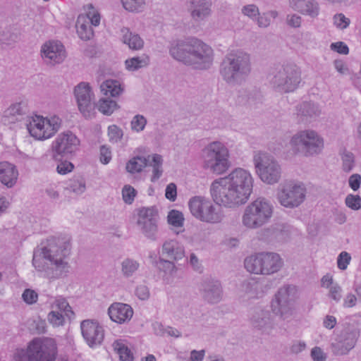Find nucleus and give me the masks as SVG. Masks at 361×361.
Here are the masks:
<instances>
[{
  "instance_id": "f257e3e1",
  "label": "nucleus",
  "mask_w": 361,
  "mask_h": 361,
  "mask_svg": "<svg viewBox=\"0 0 361 361\" xmlns=\"http://www.w3.org/2000/svg\"><path fill=\"white\" fill-rule=\"evenodd\" d=\"M71 250L69 238H51L46 245L34 250L32 265L49 281L66 276L71 269Z\"/></svg>"
},
{
  "instance_id": "f03ea898",
  "label": "nucleus",
  "mask_w": 361,
  "mask_h": 361,
  "mask_svg": "<svg viewBox=\"0 0 361 361\" xmlns=\"http://www.w3.org/2000/svg\"><path fill=\"white\" fill-rule=\"evenodd\" d=\"M253 188V178L250 173L238 168L227 176L214 180L210 192L214 201L226 207L233 208L245 204Z\"/></svg>"
},
{
  "instance_id": "7ed1b4c3",
  "label": "nucleus",
  "mask_w": 361,
  "mask_h": 361,
  "mask_svg": "<svg viewBox=\"0 0 361 361\" xmlns=\"http://www.w3.org/2000/svg\"><path fill=\"white\" fill-rule=\"evenodd\" d=\"M169 53L174 59L198 70L209 69L214 61L212 47L195 37L172 42Z\"/></svg>"
},
{
  "instance_id": "20e7f679",
  "label": "nucleus",
  "mask_w": 361,
  "mask_h": 361,
  "mask_svg": "<svg viewBox=\"0 0 361 361\" xmlns=\"http://www.w3.org/2000/svg\"><path fill=\"white\" fill-rule=\"evenodd\" d=\"M251 71L250 55L239 50L227 54L219 67V73L223 80L231 86L244 83Z\"/></svg>"
},
{
  "instance_id": "39448f33",
  "label": "nucleus",
  "mask_w": 361,
  "mask_h": 361,
  "mask_svg": "<svg viewBox=\"0 0 361 361\" xmlns=\"http://www.w3.org/2000/svg\"><path fill=\"white\" fill-rule=\"evenodd\" d=\"M229 152L224 143L214 141L208 144L202 152V166L215 174H221L229 166Z\"/></svg>"
},
{
  "instance_id": "423d86ee",
  "label": "nucleus",
  "mask_w": 361,
  "mask_h": 361,
  "mask_svg": "<svg viewBox=\"0 0 361 361\" xmlns=\"http://www.w3.org/2000/svg\"><path fill=\"white\" fill-rule=\"evenodd\" d=\"M245 268L255 274L271 275L281 270L283 261L281 256L273 252H261L245 258Z\"/></svg>"
},
{
  "instance_id": "0eeeda50",
  "label": "nucleus",
  "mask_w": 361,
  "mask_h": 361,
  "mask_svg": "<svg viewBox=\"0 0 361 361\" xmlns=\"http://www.w3.org/2000/svg\"><path fill=\"white\" fill-rule=\"evenodd\" d=\"M269 77L273 87L283 92H293L302 80L300 69L294 63H286L275 68Z\"/></svg>"
},
{
  "instance_id": "6e6552de",
  "label": "nucleus",
  "mask_w": 361,
  "mask_h": 361,
  "mask_svg": "<svg viewBox=\"0 0 361 361\" xmlns=\"http://www.w3.org/2000/svg\"><path fill=\"white\" fill-rule=\"evenodd\" d=\"M273 206L264 198H257L249 204L242 217L244 226L255 229L265 224L272 216Z\"/></svg>"
},
{
  "instance_id": "1a4fd4ad",
  "label": "nucleus",
  "mask_w": 361,
  "mask_h": 361,
  "mask_svg": "<svg viewBox=\"0 0 361 361\" xmlns=\"http://www.w3.org/2000/svg\"><path fill=\"white\" fill-rule=\"evenodd\" d=\"M256 173L260 180L273 185L279 181L281 177V167L273 156L263 152H257L253 157Z\"/></svg>"
},
{
  "instance_id": "9d476101",
  "label": "nucleus",
  "mask_w": 361,
  "mask_h": 361,
  "mask_svg": "<svg viewBox=\"0 0 361 361\" xmlns=\"http://www.w3.org/2000/svg\"><path fill=\"white\" fill-rule=\"evenodd\" d=\"M25 125L32 137L45 140L52 137L60 129L61 119L56 116L48 118L35 115L27 117Z\"/></svg>"
},
{
  "instance_id": "9b49d317",
  "label": "nucleus",
  "mask_w": 361,
  "mask_h": 361,
  "mask_svg": "<svg viewBox=\"0 0 361 361\" xmlns=\"http://www.w3.org/2000/svg\"><path fill=\"white\" fill-rule=\"evenodd\" d=\"M290 143L293 150L305 156L319 154L324 146L322 138L311 130L298 132L292 137Z\"/></svg>"
},
{
  "instance_id": "f8f14e48",
  "label": "nucleus",
  "mask_w": 361,
  "mask_h": 361,
  "mask_svg": "<svg viewBox=\"0 0 361 361\" xmlns=\"http://www.w3.org/2000/svg\"><path fill=\"white\" fill-rule=\"evenodd\" d=\"M295 290L293 286H283L271 302V312L283 320L289 319L293 314Z\"/></svg>"
},
{
  "instance_id": "ddd939ff",
  "label": "nucleus",
  "mask_w": 361,
  "mask_h": 361,
  "mask_svg": "<svg viewBox=\"0 0 361 361\" xmlns=\"http://www.w3.org/2000/svg\"><path fill=\"white\" fill-rule=\"evenodd\" d=\"M192 215L197 219L207 223L216 224L222 220L219 209L209 199L202 196H195L188 202Z\"/></svg>"
},
{
  "instance_id": "4468645a",
  "label": "nucleus",
  "mask_w": 361,
  "mask_h": 361,
  "mask_svg": "<svg viewBox=\"0 0 361 361\" xmlns=\"http://www.w3.org/2000/svg\"><path fill=\"white\" fill-rule=\"evenodd\" d=\"M306 188L302 183L293 181L285 182L279 185L276 198L279 202L286 208L299 207L305 200Z\"/></svg>"
},
{
  "instance_id": "2eb2a0df",
  "label": "nucleus",
  "mask_w": 361,
  "mask_h": 361,
  "mask_svg": "<svg viewBox=\"0 0 361 361\" xmlns=\"http://www.w3.org/2000/svg\"><path fill=\"white\" fill-rule=\"evenodd\" d=\"M80 145V140L71 131L58 135L51 144L52 156L58 159L68 157L76 152Z\"/></svg>"
},
{
  "instance_id": "dca6fc26",
  "label": "nucleus",
  "mask_w": 361,
  "mask_h": 361,
  "mask_svg": "<svg viewBox=\"0 0 361 361\" xmlns=\"http://www.w3.org/2000/svg\"><path fill=\"white\" fill-rule=\"evenodd\" d=\"M158 213L154 207L139 209L137 224L141 233L151 240H157L158 232Z\"/></svg>"
},
{
  "instance_id": "f3484780",
  "label": "nucleus",
  "mask_w": 361,
  "mask_h": 361,
  "mask_svg": "<svg viewBox=\"0 0 361 361\" xmlns=\"http://www.w3.org/2000/svg\"><path fill=\"white\" fill-rule=\"evenodd\" d=\"M75 96L77 100L78 109L82 116L90 119L96 114L95 104L93 100V93L89 84L80 82L75 87Z\"/></svg>"
},
{
  "instance_id": "a211bd4d",
  "label": "nucleus",
  "mask_w": 361,
  "mask_h": 361,
  "mask_svg": "<svg viewBox=\"0 0 361 361\" xmlns=\"http://www.w3.org/2000/svg\"><path fill=\"white\" fill-rule=\"evenodd\" d=\"M359 336V330L352 326L345 327L340 333L336 343L331 344L332 352L336 355H346L353 349Z\"/></svg>"
},
{
  "instance_id": "6ab92c4d",
  "label": "nucleus",
  "mask_w": 361,
  "mask_h": 361,
  "mask_svg": "<svg viewBox=\"0 0 361 361\" xmlns=\"http://www.w3.org/2000/svg\"><path fill=\"white\" fill-rule=\"evenodd\" d=\"M40 53L44 63L50 66L60 64L66 58L65 47L59 41L46 42L41 47Z\"/></svg>"
},
{
  "instance_id": "aec40b11",
  "label": "nucleus",
  "mask_w": 361,
  "mask_h": 361,
  "mask_svg": "<svg viewBox=\"0 0 361 361\" xmlns=\"http://www.w3.org/2000/svg\"><path fill=\"white\" fill-rule=\"evenodd\" d=\"M250 321L254 328L266 334H269L275 327L274 317L271 312L261 307L253 310Z\"/></svg>"
},
{
  "instance_id": "412c9836",
  "label": "nucleus",
  "mask_w": 361,
  "mask_h": 361,
  "mask_svg": "<svg viewBox=\"0 0 361 361\" xmlns=\"http://www.w3.org/2000/svg\"><path fill=\"white\" fill-rule=\"evenodd\" d=\"M80 328L84 339L91 348L100 345L104 339V333L102 326L92 320H84Z\"/></svg>"
},
{
  "instance_id": "4be33fe9",
  "label": "nucleus",
  "mask_w": 361,
  "mask_h": 361,
  "mask_svg": "<svg viewBox=\"0 0 361 361\" xmlns=\"http://www.w3.org/2000/svg\"><path fill=\"white\" fill-rule=\"evenodd\" d=\"M202 298L211 304L219 302L223 297V290L220 282L213 279H205L200 288Z\"/></svg>"
},
{
  "instance_id": "5701e85b",
  "label": "nucleus",
  "mask_w": 361,
  "mask_h": 361,
  "mask_svg": "<svg viewBox=\"0 0 361 361\" xmlns=\"http://www.w3.org/2000/svg\"><path fill=\"white\" fill-rule=\"evenodd\" d=\"M212 6L211 0H187L188 11L195 22L209 18L212 14Z\"/></svg>"
},
{
  "instance_id": "b1692460",
  "label": "nucleus",
  "mask_w": 361,
  "mask_h": 361,
  "mask_svg": "<svg viewBox=\"0 0 361 361\" xmlns=\"http://www.w3.org/2000/svg\"><path fill=\"white\" fill-rule=\"evenodd\" d=\"M108 314L113 322L123 324L131 319L133 315V310L128 304L114 302L109 306Z\"/></svg>"
},
{
  "instance_id": "393cba45",
  "label": "nucleus",
  "mask_w": 361,
  "mask_h": 361,
  "mask_svg": "<svg viewBox=\"0 0 361 361\" xmlns=\"http://www.w3.org/2000/svg\"><path fill=\"white\" fill-rule=\"evenodd\" d=\"M289 3L294 10L311 18H317L319 13V6L315 0H289Z\"/></svg>"
},
{
  "instance_id": "a878e982",
  "label": "nucleus",
  "mask_w": 361,
  "mask_h": 361,
  "mask_svg": "<svg viewBox=\"0 0 361 361\" xmlns=\"http://www.w3.org/2000/svg\"><path fill=\"white\" fill-rule=\"evenodd\" d=\"M297 116L301 122H310L312 119L318 117L321 110L318 105L313 102H305L298 105Z\"/></svg>"
},
{
  "instance_id": "bb28decb",
  "label": "nucleus",
  "mask_w": 361,
  "mask_h": 361,
  "mask_svg": "<svg viewBox=\"0 0 361 361\" xmlns=\"http://www.w3.org/2000/svg\"><path fill=\"white\" fill-rule=\"evenodd\" d=\"M120 39L131 50L139 51L144 47V40L138 34L132 32L127 27L121 28Z\"/></svg>"
},
{
  "instance_id": "cd10ccee",
  "label": "nucleus",
  "mask_w": 361,
  "mask_h": 361,
  "mask_svg": "<svg viewBox=\"0 0 361 361\" xmlns=\"http://www.w3.org/2000/svg\"><path fill=\"white\" fill-rule=\"evenodd\" d=\"M18 171L16 167L7 161L0 163V181L7 188H12L17 182Z\"/></svg>"
},
{
  "instance_id": "c85d7f7f",
  "label": "nucleus",
  "mask_w": 361,
  "mask_h": 361,
  "mask_svg": "<svg viewBox=\"0 0 361 361\" xmlns=\"http://www.w3.org/2000/svg\"><path fill=\"white\" fill-rule=\"evenodd\" d=\"M184 254L183 247L176 240H166L162 245V255L171 259H180L184 257Z\"/></svg>"
},
{
  "instance_id": "c756f323",
  "label": "nucleus",
  "mask_w": 361,
  "mask_h": 361,
  "mask_svg": "<svg viewBox=\"0 0 361 361\" xmlns=\"http://www.w3.org/2000/svg\"><path fill=\"white\" fill-rule=\"evenodd\" d=\"M238 102L243 105L255 106L262 103V95L257 89L245 90L243 92H240V94L238 97Z\"/></svg>"
},
{
  "instance_id": "7c9ffc66",
  "label": "nucleus",
  "mask_w": 361,
  "mask_h": 361,
  "mask_svg": "<svg viewBox=\"0 0 361 361\" xmlns=\"http://www.w3.org/2000/svg\"><path fill=\"white\" fill-rule=\"evenodd\" d=\"M77 32L82 40H89L93 36V30L89 19L84 15H80L76 21Z\"/></svg>"
},
{
  "instance_id": "2f4dec72",
  "label": "nucleus",
  "mask_w": 361,
  "mask_h": 361,
  "mask_svg": "<svg viewBox=\"0 0 361 361\" xmlns=\"http://www.w3.org/2000/svg\"><path fill=\"white\" fill-rule=\"evenodd\" d=\"M100 90L104 95L114 97L123 92V87L116 80H106L101 84Z\"/></svg>"
},
{
  "instance_id": "473e14b6",
  "label": "nucleus",
  "mask_w": 361,
  "mask_h": 361,
  "mask_svg": "<svg viewBox=\"0 0 361 361\" xmlns=\"http://www.w3.org/2000/svg\"><path fill=\"white\" fill-rule=\"evenodd\" d=\"M149 157L147 159L141 156L133 157L126 164L127 171L132 174L141 172L148 165Z\"/></svg>"
},
{
  "instance_id": "72a5a7b5",
  "label": "nucleus",
  "mask_w": 361,
  "mask_h": 361,
  "mask_svg": "<svg viewBox=\"0 0 361 361\" xmlns=\"http://www.w3.org/2000/svg\"><path fill=\"white\" fill-rule=\"evenodd\" d=\"M149 63V57L145 54L128 59L125 61L126 68L130 71H135L140 68L146 67Z\"/></svg>"
},
{
  "instance_id": "f704fd0d",
  "label": "nucleus",
  "mask_w": 361,
  "mask_h": 361,
  "mask_svg": "<svg viewBox=\"0 0 361 361\" xmlns=\"http://www.w3.org/2000/svg\"><path fill=\"white\" fill-rule=\"evenodd\" d=\"M263 235L269 240H282L285 238L284 227L280 224L271 226L263 231Z\"/></svg>"
},
{
  "instance_id": "c9c22d12",
  "label": "nucleus",
  "mask_w": 361,
  "mask_h": 361,
  "mask_svg": "<svg viewBox=\"0 0 361 361\" xmlns=\"http://www.w3.org/2000/svg\"><path fill=\"white\" fill-rule=\"evenodd\" d=\"M98 110L104 115L110 116L119 108L117 102L109 97L101 98L97 104Z\"/></svg>"
},
{
  "instance_id": "e433bc0d",
  "label": "nucleus",
  "mask_w": 361,
  "mask_h": 361,
  "mask_svg": "<svg viewBox=\"0 0 361 361\" xmlns=\"http://www.w3.org/2000/svg\"><path fill=\"white\" fill-rule=\"evenodd\" d=\"M152 161L149 164L152 167V182L157 181L163 173L162 164L163 159L160 154H154L152 156Z\"/></svg>"
},
{
  "instance_id": "4c0bfd02",
  "label": "nucleus",
  "mask_w": 361,
  "mask_h": 361,
  "mask_svg": "<svg viewBox=\"0 0 361 361\" xmlns=\"http://www.w3.org/2000/svg\"><path fill=\"white\" fill-rule=\"evenodd\" d=\"M66 189L76 195H80L86 189L85 180L81 176L74 177L68 181Z\"/></svg>"
},
{
  "instance_id": "58836bf2",
  "label": "nucleus",
  "mask_w": 361,
  "mask_h": 361,
  "mask_svg": "<svg viewBox=\"0 0 361 361\" xmlns=\"http://www.w3.org/2000/svg\"><path fill=\"white\" fill-rule=\"evenodd\" d=\"M140 264L136 260L126 258L121 262V273L126 278H129L139 269Z\"/></svg>"
},
{
  "instance_id": "ea45409f",
  "label": "nucleus",
  "mask_w": 361,
  "mask_h": 361,
  "mask_svg": "<svg viewBox=\"0 0 361 361\" xmlns=\"http://www.w3.org/2000/svg\"><path fill=\"white\" fill-rule=\"evenodd\" d=\"M115 351L119 355L121 361H133V356L130 350L122 342L116 341L113 343Z\"/></svg>"
},
{
  "instance_id": "a19ab883",
  "label": "nucleus",
  "mask_w": 361,
  "mask_h": 361,
  "mask_svg": "<svg viewBox=\"0 0 361 361\" xmlns=\"http://www.w3.org/2000/svg\"><path fill=\"white\" fill-rule=\"evenodd\" d=\"M28 111L27 104L25 102H20L10 106L5 111L6 117H15L25 114Z\"/></svg>"
},
{
  "instance_id": "79ce46f5",
  "label": "nucleus",
  "mask_w": 361,
  "mask_h": 361,
  "mask_svg": "<svg viewBox=\"0 0 361 361\" xmlns=\"http://www.w3.org/2000/svg\"><path fill=\"white\" fill-rule=\"evenodd\" d=\"M52 308L63 312L65 314L71 318L74 314L67 300L61 297L57 298L52 304Z\"/></svg>"
},
{
  "instance_id": "37998d69",
  "label": "nucleus",
  "mask_w": 361,
  "mask_h": 361,
  "mask_svg": "<svg viewBox=\"0 0 361 361\" xmlns=\"http://www.w3.org/2000/svg\"><path fill=\"white\" fill-rule=\"evenodd\" d=\"M342 169L346 172H350L355 166V156L348 151H344L341 154Z\"/></svg>"
},
{
  "instance_id": "c03bdc74",
  "label": "nucleus",
  "mask_w": 361,
  "mask_h": 361,
  "mask_svg": "<svg viewBox=\"0 0 361 361\" xmlns=\"http://www.w3.org/2000/svg\"><path fill=\"white\" fill-rule=\"evenodd\" d=\"M167 220L169 224L178 228L183 226L184 218L182 212L173 209L169 212Z\"/></svg>"
},
{
  "instance_id": "a18cd8bd",
  "label": "nucleus",
  "mask_w": 361,
  "mask_h": 361,
  "mask_svg": "<svg viewBox=\"0 0 361 361\" xmlns=\"http://www.w3.org/2000/svg\"><path fill=\"white\" fill-rule=\"evenodd\" d=\"M124 8L131 12H140L145 7V0H121Z\"/></svg>"
},
{
  "instance_id": "49530a36",
  "label": "nucleus",
  "mask_w": 361,
  "mask_h": 361,
  "mask_svg": "<svg viewBox=\"0 0 361 361\" xmlns=\"http://www.w3.org/2000/svg\"><path fill=\"white\" fill-rule=\"evenodd\" d=\"M332 20L334 25L338 30H341L348 28L350 24V18L345 17V16L342 13L335 14L333 16Z\"/></svg>"
},
{
  "instance_id": "de8ad7c7",
  "label": "nucleus",
  "mask_w": 361,
  "mask_h": 361,
  "mask_svg": "<svg viewBox=\"0 0 361 361\" xmlns=\"http://www.w3.org/2000/svg\"><path fill=\"white\" fill-rule=\"evenodd\" d=\"M158 267L160 271L165 273L166 275L173 276L176 271L177 268L175 264L170 260L160 259L158 262Z\"/></svg>"
},
{
  "instance_id": "09e8293b",
  "label": "nucleus",
  "mask_w": 361,
  "mask_h": 361,
  "mask_svg": "<svg viewBox=\"0 0 361 361\" xmlns=\"http://www.w3.org/2000/svg\"><path fill=\"white\" fill-rule=\"evenodd\" d=\"M123 132L116 125H111L108 127V136L111 143H117L122 139Z\"/></svg>"
},
{
  "instance_id": "8fccbe9b",
  "label": "nucleus",
  "mask_w": 361,
  "mask_h": 361,
  "mask_svg": "<svg viewBox=\"0 0 361 361\" xmlns=\"http://www.w3.org/2000/svg\"><path fill=\"white\" fill-rule=\"evenodd\" d=\"M146 124L147 119L144 116L140 114L135 115L130 122L131 129L135 132L142 131Z\"/></svg>"
},
{
  "instance_id": "3c124183",
  "label": "nucleus",
  "mask_w": 361,
  "mask_h": 361,
  "mask_svg": "<svg viewBox=\"0 0 361 361\" xmlns=\"http://www.w3.org/2000/svg\"><path fill=\"white\" fill-rule=\"evenodd\" d=\"M345 203L350 209L359 210L361 208V197L358 195L349 194L345 197Z\"/></svg>"
},
{
  "instance_id": "603ef678",
  "label": "nucleus",
  "mask_w": 361,
  "mask_h": 361,
  "mask_svg": "<svg viewBox=\"0 0 361 361\" xmlns=\"http://www.w3.org/2000/svg\"><path fill=\"white\" fill-rule=\"evenodd\" d=\"M137 192L133 187L126 185L122 189L123 200L125 203L130 204L134 201Z\"/></svg>"
},
{
  "instance_id": "864d4df0",
  "label": "nucleus",
  "mask_w": 361,
  "mask_h": 361,
  "mask_svg": "<svg viewBox=\"0 0 361 361\" xmlns=\"http://www.w3.org/2000/svg\"><path fill=\"white\" fill-rule=\"evenodd\" d=\"M241 12L244 16H247L251 19H255L259 16V8L255 4H248L243 6Z\"/></svg>"
},
{
  "instance_id": "5fc2aeb1",
  "label": "nucleus",
  "mask_w": 361,
  "mask_h": 361,
  "mask_svg": "<svg viewBox=\"0 0 361 361\" xmlns=\"http://www.w3.org/2000/svg\"><path fill=\"white\" fill-rule=\"evenodd\" d=\"M47 319L53 326H56L62 325L64 322L62 313L57 310H52L48 314Z\"/></svg>"
},
{
  "instance_id": "6e6d98bb",
  "label": "nucleus",
  "mask_w": 361,
  "mask_h": 361,
  "mask_svg": "<svg viewBox=\"0 0 361 361\" xmlns=\"http://www.w3.org/2000/svg\"><path fill=\"white\" fill-rule=\"evenodd\" d=\"M351 260L350 255L345 252H341L337 258V266L341 270H345Z\"/></svg>"
},
{
  "instance_id": "4d7b16f0",
  "label": "nucleus",
  "mask_w": 361,
  "mask_h": 361,
  "mask_svg": "<svg viewBox=\"0 0 361 361\" xmlns=\"http://www.w3.org/2000/svg\"><path fill=\"white\" fill-rule=\"evenodd\" d=\"M310 357L312 361H326L327 355L318 346L314 347L310 352Z\"/></svg>"
},
{
  "instance_id": "13d9d810",
  "label": "nucleus",
  "mask_w": 361,
  "mask_h": 361,
  "mask_svg": "<svg viewBox=\"0 0 361 361\" xmlns=\"http://www.w3.org/2000/svg\"><path fill=\"white\" fill-rule=\"evenodd\" d=\"M37 293L35 290L30 289L25 290L22 295L23 300L27 304L35 303L37 300Z\"/></svg>"
},
{
  "instance_id": "bf43d9fd",
  "label": "nucleus",
  "mask_w": 361,
  "mask_h": 361,
  "mask_svg": "<svg viewBox=\"0 0 361 361\" xmlns=\"http://www.w3.org/2000/svg\"><path fill=\"white\" fill-rule=\"evenodd\" d=\"M342 288L338 283L333 284L329 287V297L339 302L341 299Z\"/></svg>"
},
{
  "instance_id": "052dcab7",
  "label": "nucleus",
  "mask_w": 361,
  "mask_h": 361,
  "mask_svg": "<svg viewBox=\"0 0 361 361\" xmlns=\"http://www.w3.org/2000/svg\"><path fill=\"white\" fill-rule=\"evenodd\" d=\"M331 50L338 54L346 55L349 53V49L346 44L343 42L331 43L330 45Z\"/></svg>"
},
{
  "instance_id": "680f3d73",
  "label": "nucleus",
  "mask_w": 361,
  "mask_h": 361,
  "mask_svg": "<svg viewBox=\"0 0 361 361\" xmlns=\"http://www.w3.org/2000/svg\"><path fill=\"white\" fill-rule=\"evenodd\" d=\"M111 159V152L106 145L100 147V161L104 164H107Z\"/></svg>"
},
{
  "instance_id": "e2e57ef3",
  "label": "nucleus",
  "mask_w": 361,
  "mask_h": 361,
  "mask_svg": "<svg viewBox=\"0 0 361 361\" xmlns=\"http://www.w3.org/2000/svg\"><path fill=\"white\" fill-rule=\"evenodd\" d=\"M135 295L142 300H147L149 298V288L145 285H140L135 289Z\"/></svg>"
},
{
  "instance_id": "0e129e2a",
  "label": "nucleus",
  "mask_w": 361,
  "mask_h": 361,
  "mask_svg": "<svg viewBox=\"0 0 361 361\" xmlns=\"http://www.w3.org/2000/svg\"><path fill=\"white\" fill-rule=\"evenodd\" d=\"M287 24L294 28L300 27L302 23L301 17L297 14L288 15L286 17Z\"/></svg>"
},
{
  "instance_id": "69168bd1",
  "label": "nucleus",
  "mask_w": 361,
  "mask_h": 361,
  "mask_svg": "<svg viewBox=\"0 0 361 361\" xmlns=\"http://www.w3.org/2000/svg\"><path fill=\"white\" fill-rule=\"evenodd\" d=\"M349 186L354 191H357L361 184V176L358 173H354L349 177L348 179Z\"/></svg>"
},
{
  "instance_id": "338daca9",
  "label": "nucleus",
  "mask_w": 361,
  "mask_h": 361,
  "mask_svg": "<svg viewBox=\"0 0 361 361\" xmlns=\"http://www.w3.org/2000/svg\"><path fill=\"white\" fill-rule=\"evenodd\" d=\"M306 348V343L302 341H295L290 347V350L293 354H299Z\"/></svg>"
},
{
  "instance_id": "774afa93",
  "label": "nucleus",
  "mask_w": 361,
  "mask_h": 361,
  "mask_svg": "<svg viewBox=\"0 0 361 361\" xmlns=\"http://www.w3.org/2000/svg\"><path fill=\"white\" fill-rule=\"evenodd\" d=\"M74 166L72 163L69 161H64L60 163L56 168V171L59 173L64 175L71 172L73 169Z\"/></svg>"
}]
</instances>
